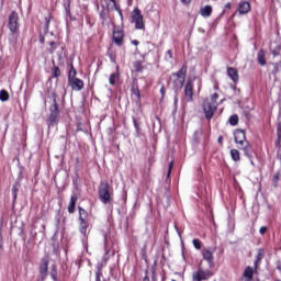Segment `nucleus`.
<instances>
[{"label":"nucleus","instance_id":"obj_8","mask_svg":"<svg viewBox=\"0 0 281 281\" xmlns=\"http://www.w3.org/2000/svg\"><path fill=\"white\" fill-rule=\"evenodd\" d=\"M38 269H40L41 280L42 281L47 280V276H49V257H43L41 259Z\"/></svg>","mask_w":281,"mask_h":281},{"label":"nucleus","instance_id":"obj_7","mask_svg":"<svg viewBox=\"0 0 281 281\" xmlns=\"http://www.w3.org/2000/svg\"><path fill=\"white\" fill-rule=\"evenodd\" d=\"M8 27L11 33L13 34L19 33V13H16V11H12L10 13Z\"/></svg>","mask_w":281,"mask_h":281},{"label":"nucleus","instance_id":"obj_52","mask_svg":"<svg viewBox=\"0 0 281 281\" xmlns=\"http://www.w3.org/2000/svg\"><path fill=\"white\" fill-rule=\"evenodd\" d=\"M132 45H135L136 47H137V45H139V41H137V40H132Z\"/></svg>","mask_w":281,"mask_h":281},{"label":"nucleus","instance_id":"obj_4","mask_svg":"<svg viewBox=\"0 0 281 281\" xmlns=\"http://www.w3.org/2000/svg\"><path fill=\"white\" fill-rule=\"evenodd\" d=\"M59 116H60V109L58 108V101L54 99L53 104L49 108V115L47 117L48 126H54V124L58 122Z\"/></svg>","mask_w":281,"mask_h":281},{"label":"nucleus","instance_id":"obj_18","mask_svg":"<svg viewBox=\"0 0 281 281\" xmlns=\"http://www.w3.org/2000/svg\"><path fill=\"white\" fill-rule=\"evenodd\" d=\"M238 148H239V150L244 151V155L246 157L251 158L252 148H251V144L249 142L244 143L243 145H239Z\"/></svg>","mask_w":281,"mask_h":281},{"label":"nucleus","instance_id":"obj_35","mask_svg":"<svg viewBox=\"0 0 281 281\" xmlns=\"http://www.w3.org/2000/svg\"><path fill=\"white\" fill-rule=\"evenodd\" d=\"M16 192H19V183L13 184L12 187V194H13L14 201H16V196H18Z\"/></svg>","mask_w":281,"mask_h":281},{"label":"nucleus","instance_id":"obj_16","mask_svg":"<svg viewBox=\"0 0 281 281\" xmlns=\"http://www.w3.org/2000/svg\"><path fill=\"white\" fill-rule=\"evenodd\" d=\"M186 76H187L186 71H178L172 74V78H176V85L178 87L180 88L183 87V85L186 83Z\"/></svg>","mask_w":281,"mask_h":281},{"label":"nucleus","instance_id":"obj_36","mask_svg":"<svg viewBox=\"0 0 281 281\" xmlns=\"http://www.w3.org/2000/svg\"><path fill=\"white\" fill-rule=\"evenodd\" d=\"M280 50H281V46L277 45L272 50L271 54L276 57V56H280Z\"/></svg>","mask_w":281,"mask_h":281},{"label":"nucleus","instance_id":"obj_15","mask_svg":"<svg viewBox=\"0 0 281 281\" xmlns=\"http://www.w3.org/2000/svg\"><path fill=\"white\" fill-rule=\"evenodd\" d=\"M237 12L239 14H249V12H251V3H249V1L239 2Z\"/></svg>","mask_w":281,"mask_h":281},{"label":"nucleus","instance_id":"obj_23","mask_svg":"<svg viewBox=\"0 0 281 281\" xmlns=\"http://www.w3.org/2000/svg\"><path fill=\"white\" fill-rule=\"evenodd\" d=\"M243 277L246 278L245 281H252L254 280V269L251 267H246Z\"/></svg>","mask_w":281,"mask_h":281},{"label":"nucleus","instance_id":"obj_41","mask_svg":"<svg viewBox=\"0 0 281 281\" xmlns=\"http://www.w3.org/2000/svg\"><path fill=\"white\" fill-rule=\"evenodd\" d=\"M216 100H218V93H214L209 102H212V104H216Z\"/></svg>","mask_w":281,"mask_h":281},{"label":"nucleus","instance_id":"obj_40","mask_svg":"<svg viewBox=\"0 0 281 281\" xmlns=\"http://www.w3.org/2000/svg\"><path fill=\"white\" fill-rule=\"evenodd\" d=\"M132 93L133 95H136V98L139 100V98H142V94L139 92L138 88H132Z\"/></svg>","mask_w":281,"mask_h":281},{"label":"nucleus","instance_id":"obj_1","mask_svg":"<svg viewBox=\"0 0 281 281\" xmlns=\"http://www.w3.org/2000/svg\"><path fill=\"white\" fill-rule=\"evenodd\" d=\"M101 203L104 205L113 202V187L108 181H101L98 189Z\"/></svg>","mask_w":281,"mask_h":281},{"label":"nucleus","instance_id":"obj_37","mask_svg":"<svg viewBox=\"0 0 281 281\" xmlns=\"http://www.w3.org/2000/svg\"><path fill=\"white\" fill-rule=\"evenodd\" d=\"M95 281H102V268H98L95 272Z\"/></svg>","mask_w":281,"mask_h":281},{"label":"nucleus","instance_id":"obj_34","mask_svg":"<svg viewBox=\"0 0 281 281\" xmlns=\"http://www.w3.org/2000/svg\"><path fill=\"white\" fill-rule=\"evenodd\" d=\"M278 181H280V172L274 173L272 177V183L274 188L278 187Z\"/></svg>","mask_w":281,"mask_h":281},{"label":"nucleus","instance_id":"obj_17","mask_svg":"<svg viewBox=\"0 0 281 281\" xmlns=\"http://www.w3.org/2000/svg\"><path fill=\"white\" fill-rule=\"evenodd\" d=\"M87 229H89V220L81 218L79 220V232L87 238Z\"/></svg>","mask_w":281,"mask_h":281},{"label":"nucleus","instance_id":"obj_21","mask_svg":"<svg viewBox=\"0 0 281 281\" xmlns=\"http://www.w3.org/2000/svg\"><path fill=\"white\" fill-rule=\"evenodd\" d=\"M76 203H78V195L70 196V202L68 205V213L74 214L76 212Z\"/></svg>","mask_w":281,"mask_h":281},{"label":"nucleus","instance_id":"obj_9","mask_svg":"<svg viewBox=\"0 0 281 281\" xmlns=\"http://www.w3.org/2000/svg\"><path fill=\"white\" fill-rule=\"evenodd\" d=\"M112 40L114 41L115 45H117V47H122V45H124V30H122L120 26H114Z\"/></svg>","mask_w":281,"mask_h":281},{"label":"nucleus","instance_id":"obj_59","mask_svg":"<svg viewBox=\"0 0 281 281\" xmlns=\"http://www.w3.org/2000/svg\"><path fill=\"white\" fill-rule=\"evenodd\" d=\"M277 269H278L279 271H281V265H279V266L277 267Z\"/></svg>","mask_w":281,"mask_h":281},{"label":"nucleus","instance_id":"obj_48","mask_svg":"<svg viewBox=\"0 0 281 281\" xmlns=\"http://www.w3.org/2000/svg\"><path fill=\"white\" fill-rule=\"evenodd\" d=\"M40 43L41 45H45V35L40 34Z\"/></svg>","mask_w":281,"mask_h":281},{"label":"nucleus","instance_id":"obj_39","mask_svg":"<svg viewBox=\"0 0 281 281\" xmlns=\"http://www.w3.org/2000/svg\"><path fill=\"white\" fill-rule=\"evenodd\" d=\"M192 243H193V247H195L196 249H201V247H202V243L200 241V239H193L192 240Z\"/></svg>","mask_w":281,"mask_h":281},{"label":"nucleus","instance_id":"obj_13","mask_svg":"<svg viewBox=\"0 0 281 281\" xmlns=\"http://www.w3.org/2000/svg\"><path fill=\"white\" fill-rule=\"evenodd\" d=\"M104 3L108 10H116L121 19H124V15L122 14V8L120 4H117V0H104Z\"/></svg>","mask_w":281,"mask_h":281},{"label":"nucleus","instance_id":"obj_57","mask_svg":"<svg viewBox=\"0 0 281 281\" xmlns=\"http://www.w3.org/2000/svg\"><path fill=\"white\" fill-rule=\"evenodd\" d=\"M226 8H232V4H231V3H227V4H226Z\"/></svg>","mask_w":281,"mask_h":281},{"label":"nucleus","instance_id":"obj_47","mask_svg":"<svg viewBox=\"0 0 281 281\" xmlns=\"http://www.w3.org/2000/svg\"><path fill=\"white\" fill-rule=\"evenodd\" d=\"M259 233H260L261 235L267 234V226H261L260 229H259Z\"/></svg>","mask_w":281,"mask_h":281},{"label":"nucleus","instance_id":"obj_49","mask_svg":"<svg viewBox=\"0 0 281 281\" xmlns=\"http://www.w3.org/2000/svg\"><path fill=\"white\" fill-rule=\"evenodd\" d=\"M181 3H183L184 5H190V3H192V0H181Z\"/></svg>","mask_w":281,"mask_h":281},{"label":"nucleus","instance_id":"obj_12","mask_svg":"<svg viewBox=\"0 0 281 281\" xmlns=\"http://www.w3.org/2000/svg\"><path fill=\"white\" fill-rule=\"evenodd\" d=\"M234 140H235V144H238V146H241L243 144H247L249 140H247L245 130H236L234 132Z\"/></svg>","mask_w":281,"mask_h":281},{"label":"nucleus","instance_id":"obj_24","mask_svg":"<svg viewBox=\"0 0 281 281\" xmlns=\"http://www.w3.org/2000/svg\"><path fill=\"white\" fill-rule=\"evenodd\" d=\"M110 85L113 87L120 82V72H112L109 78Z\"/></svg>","mask_w":281,"mask_h":281},{"label":"nucleus","instance_id":"obj_50","mask_svg":"<svg viewBox=\"0 0 281 281\" xmlns=\"http://www.w3.org/2000/svg\"><path fill=\"white\" fill-rule=\"evenodd\" d=\"M160 93H161L162 98H164V95H166V88L164 86L160 88Z\"/></svg>","mask_w":281,"mask_h":281},{"label":"nucleus","instance_id":"obj_32","mask_svg":"<svg viewBox=\"0 0 281 281\" xmlns=\"http://www.w3.org/2000/svg\"><path fill=\"white\" fill-rule=\"evenodd\" d=\"M49 23H52V14L45 16V32H49Z\"/></svg>","mask_w":281,"mask_h":281},{"label":"nucleus","instance_id":"obj_19","mask_svg":"<svg viewBox=\"0 0 281 281\" xmlns=\"http://www.w3.org/2000/svg\"><path fill=\"white\" fill-rule=\"evenodd\" d=\"M111 11H113V9H109L108 7L103 8L100 11L99 16L103 23H106V21H109V14H111Z\"/></svg>","mask_w":281,"mask_h":281},{"label":"nucleus","instance_id":"obj_11","mask_svg":"<svg viewBox=\"0 0 281 281\" xmlns=\"http://www.w3.org/2000/svg\"><path fill=\"white\" fill-rule=\"evenodd\" d=\"M50 47L48 48L49 54H54L56 49H60V52L57 53L59 58H63L65 56V44L60 42H49Z\"/></svg>","mask_w":281,"mask_h":281},{"label":"nucleus","instance_id":"obj_58","mask_svg":"<svg viewBox=\"0 0 281 281\" xmlns=\"http://www.w3.org/2000/svg\"><path fill=\"white\" fill-rule=\"evenodd\" d=\"M54 70H55V71H60V69H58V67H55Z\"/></svg>","mask_w":281,"mask_h":281},{"label":"nucleus","instance_id":"obj_44","mask_svg":"<svg viewBox=\"0 0 281 281\" xmlns=\"http://www.w3.org/2000/svg\"><path fill=\"white\" fill-rule=\"evenodd\" d=\"M175 166V162H170L169 164V169H168V172H167V177H170L171 172H172V167Z\"/></svg>","mask_w":281,"mask_h":281},{"label":"nucleus","instance_id":"obj_25","mask_svg":"<svg viewBox=\"0 0 281 281\" xmlns=\"http://www.w3.org/2000/svg\"><path fill=\"white\" fill-rule=\"evenodd\" d=\"M79 210V221H89V212L87 210L82 209L81 206H78Z\"/></svg>","mask_w":281,"mask_h":281},{"label":"nucleus","instance_id":"obj_14","mask_svg":"<svg viewBox=\"0 0 281 281\" xmlns=\"http://www.w3.org/2000/svg\"><path fill=\"white\" fill-rule=\"evenodd\" d=\"M202 258L210 267H214V252L207 248L202 249Z\"/></svg>","mask_w":281,"mask_h":281},{"label":"nucleus","instance_id":"obj_51","mask_svg":"<svg viewBox=\"0 0 281 281\" xmlns=\"http://www.w3.org/2000/svg\"><path fill=\"white\" fill-rule=\"evenodd\" d=\"M217 144H220V146H223V136H218Z\"/></svg>","mask_w":281,"mask_h":281},{"label":"nucleus","instance_id":"obj_31","mask_svg":"<svg viewBox=\"0 0 281 281\" xmlns=\"http://www.w3.org/2000/svg\"><path fill=\"white\" fill-rule=\"evenodd\" d=\"M0 100L1 102H8L10 100V94L5 90L0 91Z\"/></svg>","mask_w":281,"mask_h":281},{"label":"nucleus","instance_id":"obj_28","mask_svg":"<svg viewBox=\"0 0 281 281\" xmlns=\"http://www.w3.org/2000/svg\"><path fill=\"white\" fill-rule=\"evenodd\" d=\"M231 157L233 161H240V151L238 149H231Z\"/></svg>","mask_w":281,"mask_h":281},{"label":"nucleus","instance_id":"obj_43","mask_svg":"<svg viewBox=\"0 0 281 281\" xmlns=\"http://www.w3.org/2000/svg\"><path fill=\"white\" fill-rule=\"evenodd\" d=\"M274 146H276V148H278L280 150V148H281V137L280 136H277V140L274 143Z\"/></svg>","mask_w":281,"mask_h":281},{"label":"nucleus","instance_id":"obj_30","mask_svg":"<svg viewBox=\"0 0 281 281\" xmlns=\"http://www.w3.org/2000/svg\"><path fill=\"white\" fill-rule=\"evenodd\" d=\"M50 278L54 281L58 280V269L56 268V265H53L52 268H50Z\"/></svg>","mask_w":281,"mask_h":281},{"label":"nucleus","instance_id":"obj_2","mask_svg":"<svg viewBox=\"0 0 281 281\" xmlns=\"http://www.w3.org/2000/svg\"><path fill=\"white\" fill-rule=\"evenodd\" d=\"M76 76H78L77 71H69L68 87H70L72 91H82L85 89V81Z\"/></svg>","mask_w":281,"mask_h":281},{"label":"nucleus","instance_id":"obj_33","mask_svg":"<svg viewBox=\"0 0 281 281\" xmlns=\"http://www.w3.org/2000/svg\"><path fill=\"white\" fill-rule=\"evenodd\" d=\"M231 126H237L238 125V116L236 114L232 115L228 120Z\"/></svg>","mask_w":281,"mask_h":281},{"label":"nucleus","instance_id":"obj_55","mask_svg":"<svg viewBox=\"0 0 281 281\" xmlns=\"http://www.w3.org/2000/svg\"><path fill=\"white\" fill-rule=\"evenodd\" d=\"M68 67H70V71H76V69H74V65L68 64Z\"/></svg>","mask_w":281,"mask_h":281},{"label":"nucleus","instance_id":"obj_10","mask_svg":"<svg viewBox=\"0 0 281 281\" xmlns=\"http://www.w3.org/2000/svg\"><path fill=\"white\" fill-rule=\"evenodd\" d=\"M210 278H212V271L203 270L201 268L192 274V281L210 280Z\"/></svg>","mask_w":281,"mask_h":281},{"label":"nucleus","instance_id":"obj_22","mask_svg":"<svg viewBox=\"0 0 281 281\" xmlns=\"http://www.w3.org/2000/svg\"><path fill=\"white\" fill-rule=\"evenodd\" d=\"M201 16H204V19H207L209 16H212V5L207 4L200 9Z\"/></svg>","mask_w":281,"mask_h":281},{"label":"nucleus","instance_id":"obj_56","mask_svg":"<svg viewBox=\"0 0 281 281\" xmlns=\"http://www.w3.org/2000/svg\"><path fill=\"white\" fill-rule=\"evenodd\" d=\"M227 71H236V69L229 67V68H227Z\"/></svg>","mask_w":281,"mask_h":281},{"label":"nucleus","instance_id":"obj_53","mask_svg":"<svg viewBox=\"0 0 281 281\" xmlns=\"http://www.w3.org/2000/svg\"><path fill=\"white\" fill-rule=\"evenodd\" d=\"M60 76V71H54V77L58 78Z\"/></svg>","mask_w":281,"mask_h":281},{"label":"nucleus","instance_id":"obj_38","mask_svg":"<svg viewBox=\"0 0 281 281\" xmlns=\"http://www.w3.org/2000/svg\"><path fill=\"white\" fill-rule=\"evenodd\" d=\"M0 256H3V235L1 234V228H0Z\"/></svg>","mask_w":281,"mask_h":281},{"label":"nucleus","instance_id":"obj_60","mask_svg":"<svg viewBox=\"0 0 281 281\" xmlns=\"http://www.w3.org/2000/svg\"><path fill=\"white\" fill-rule=\"evenodd\" d=\"M183 69H184V68L182 67V68H181V71H183Z\"/></svg>","mask_w":281,"mask_h":281},{"label":"nucleus","instance_id":"obj_6","mask_svg":"<svg viewBox=\"0 0 281 281\" xmlns=\"http://www.w3.org/2000/svg\"><path fill=\"white\" fill-rule=\"evenodd\" d=\"M218 104L212 103L210 100L204 101L203 103V111L205 114L206 120L210 122L214 117V113H216Z\"/></svg>","mask_w":281,"mask_h":281},{"label":"nucleus","instance_id":"obj_46","mask_svg":"<svg viewBox=\"0 0 281 281\" xmlns=\"http://www.w3.org/2000/svg\"><path fill=\"white\" fill-rule=\"evenodd\" d=\"M277 137H281V123H279L277 127Z\"/></svg>","mask_w":281,"mask_h":281},{"label":"nucleus","instance_id":"obj_54","mask_svg":"<svg viewBox=\"0 0 281 281\" xmlns=\"http://www.w3.org/2000/svg\"><path fill=\"white\" fill-rule=\"evenodd\" d=\"M143 281H150V277H148V274H146V276L143 278Z\"/></svg>","mask_w":281,"mask_h":281},{"label":"nucleus","instance_id":"obj_20","mask_svg":"<svg viewBox=\"0 0 281 281\" xmlns=\"http://www.w3.org/2000/svg\"><path fill=\"white\" fill-rule=\"evenodd\" d=\"M267 54L265 52V49H260L258 52V55H257V60H258V64L261 66V67H265V65H267V58H266Z\"/></svg>","mask_w":281,"mask_h":281},{"label":"nucleus","instance_id":"obj_5","mask_svg":"<svg viewBox=\"0 0 281 281\" xmlns=\"http://www.w3.org/2000/svg\"><path fill=\"white\" fill-rule=\"evenodd\" d=\"M132 23L135 24L136 30H146V24L144 23V15H142V11L136 8L132 11Z\"/></svg>","mask_w":281,"mask_h":281},{"label":"nucleus","instance_id":"obj_26","mask_svg":"<svg viewBox=\"0 0 281 281\" xmlns=\"http://www.w3.org/2000/svg\"><path fill=\"white\" fill-rule=\"evenodd\" d=\"M262 258H265V250L262 248H260L258 250L256 261H255L256 269H258V265H260V262L262 261Z\"/></svg>","mask_w":281,"mask_h":281},{"label":"nucleus","instance_id":"obj_3","mask_svg":"<svg viewBox=\"0 0 281 281\" xmlns=\"http://www.w3.org/2000/svg\"><path fill=\"white\" fill-rule=\"evenodd\" d=\"M198 80L199 85H201V79L196 77H189L187 83L184 86V99L187 102H192L194 100V81Z\"/></svg>","mask_w":281,"mask_h":281},{"label":"nucleus","instance_id":"obj_27","mask_svg":"<svg viewBox=\"0 0 281 281\" xmlns=\"http://www.w3.org/2000/svg\"><path fill=\"white\" fill-rule=\"evenodd\" d=\"M134 67L136 71H144L146 69V61L145 60H137L134 63Z\"/></svg>","mask_w":281,"mask_h":281},{"label":"nucleus","instance_id":"obj_42","mask_svg":"<svg viewBox=\"0 0 281 281\" xmlns=\"http://www.w3.org/2000/svg\"><path fill=\"white\" fill-rule=\"evenodd\" d=\"M172 58H173V56H172V49L167 50V53H166V59H167V60H172Z\"/></svg>","mask_w":281,"mask_h":281},{"label":"nucleus","instance_id":"obj_45","mask_svg":"<svg viewBox=\"0 0 281 281\" xmlns=\"http://www.w3.org/2000/svg\"><path fill=\"white\" fill-rule=\"evenodd\" d=\"M133 123H134L136 131H139V123L137 122V119L133 117Z\"/></svg>","mask_w":281,"mask_h":281},{"label":"nucleus","instance_id":"obj_29","mask_svg":"<svg viewBox=\"0 0 281 281\" xmlns=\"http://www.w3.org/2000/svg\"><path fill=\"white\" fill-rule=\"evenodd\" d=\"M227 74L233 80L234 85L235 86L238 85V80H239L238 71H228Z\"/></svg>","mask_w":281,"mask_h":281}]
</instances>
